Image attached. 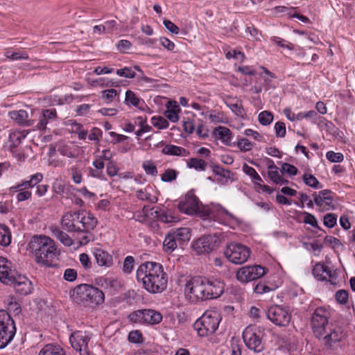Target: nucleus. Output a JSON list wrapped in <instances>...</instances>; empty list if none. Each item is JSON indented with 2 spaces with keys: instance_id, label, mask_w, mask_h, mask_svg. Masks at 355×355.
Instances as JSON below:
<instances>
[{
  "instance_id": "obj_1",
  "label": "nucleus",
  "mask_w": 355,
  "mask_h": 355,
  "mask_svg": "<svg viewBox=\"0 0 355 355\" xmlns=\"http://www.w3.org/2000/svg\"><path fill=\"white\" fill-rule=\"evenodd\" d=\"M179 210L188 215L213 219L220 224L232 227L239 223V220L220 205L209 207L200 203L192 191H189L178 204Z\"/></svg>"
},
{
  "instance_id": "obj_2",
  "label": "nucleus",
  "mask_w": 355,
  "mask_h": 355,
  "mask_svg": "<svg viewBox=\"0 0 355 355\" xmlns=\"http://www.w3.org/2000/svg\"><path fill=\"white\" fill-rule=\"evenodd\" d=\"M136 278L150 293H162L167 286L168 275L159 263L147 261L141 263L136 271Z\"/></svg>"
},
{
  "instance_id": "obj_3",
  "label": "nucleus",
  "mask_w": 355,
  "mask_h": 355,
  "mask_svg": "<svg viewBox=\"0 0 355 355\" xmlns=\"http://www.w3.org/2000/svg\"><path fill=\"white\" fill-rule=\"evenodd\" d=\"M329 311L324 308H317L312 316L313 334L328 347L343 340L345 334L341 327L329 324Z\"/></svg>"
},
{
  "instance_id": "obj_4",
  "label": "nucleus",
  "mask_w": 355,
  "mask_h": 355,
  "mask_svg": "<svg viewBox=\"0 0 355 355\" xmlns=\"http://www.w3.org/2000/svg\"><path fill=\"white\" fill-rule=\"evenodd\" d=\"M28 248L33 254L35 261L42 266H52L53 262L59 254L54 241L44 235L33 236Z\"/></svg>"
},
{
  "instance_id": "obj_5",
  "label": "nucleus",
  "mask_w": 355,
  "mask_h": 355,
  "mask_svg": "<svg viewBox=\"0 0 355 355\" xmlns=\"http://www.w3.org/2000/svg\"><path fill=\"white\" fill-rule=\"evenodd\" d=\"M97 224L96 218L85 211L67 212L62 218V227L69 232H89Z\"/></svg>"
},
{
  "instance_id": "obj_6",
  "label": "nucleus",
  "mask_w": 355,
  "mask_h": 355,
  "mask_svg": "<svg viewBox=\"0 0 355 355\" xmlns=\"http://www.w3.org/2000/svg\"><path fill=\"white\" fill-rule=\"evenodd\" d=\"M74 298L85 306H96L104 302V293L99 288L87 284H80L73 289Z\"/></svg>"
},
{
  "instance_id": "obj_7",
  "label": "nucleus",
  "mask_w": 355,
  "mask_h": 355,
  "mask_svg": "<svg viewBox=\"0 0 355 355\" xmlns=\"http://www.w3.org/2000/svg\"><path fill=\"white\" fill-rule=\"evenodd\" d=\"M220 315L216 311H207L194 323V328L200 336H207L212 334L218 329Z\"/></svg>"
},
{
  "instance_id": "obj_8",
  "label": "nucleus",
  "mask_w": 355,
  "mask_h": 355,
  "mask_svg": "<svg viewBox=\"0 0 355 355\" xmlns=\"http://www.w3.org/2000/svg\"><path fill=\"white\" fill-rule=\"evenodd\" d=\"M265 335L263 327L256 325H249L243 331V339L246 347L256 353L264 349L263 338Z\"/></svg>"
},
{
  "instance_id": "obj_9",
  "label": "nucleus",
  "mask_w": 355,
  "mask_h": 355,
  "mask_svg": "<svg viewBox=\"0 0 355 355\" xmlns=\"http://www.w3.org/2000/svg\"><path fill=\"white\" fill-rule=\"evenodd\" d=\"M43 178V174L41 173L33 174L29 176V180H22L16 185L10 187L9 192L10 193L17 192L16 198L18 202L29 200L32 197V192L30 191V189L33 188L42 182Z\"/></svg>"
},
{
  "instance_id": "obj_10",
  "label": "nucleus",
  "mask_w": 355,
  "mask_h": 355,
  "mask_svg": "<svg viewBox=\"0 0 355 355\" xmlns=\"http://www.w3.org/2000/svg\"><path fill=\"white\" fill-rule=\"evenodd\" d=\"M17 328L14 320L5 310H0V349L5 348L14 338Z\"/></svg>"
},
{
  "instance_id": "obj_11",
  "label": "nucleus",
  "mask_w": 355,
  "mask_h": 355,
  "mask_svg": "<svg viewBox=\"0 0 355 355\" xmlns=\"http://www.w3.org/2000/svg\"><path fill=\"white\" fill-rule=\"evenodd\" d=\"M250 249L246 245L239 243H230L224 251L227 259L234 264H243L250 258Z\"/></svg>"
},
{
  "instance_id": "obj_12",
  "label": "nucleus",
  "mask_w": 355,
  "mask_h": 355,
  "mask_svg": "<svg viewBox=\"0 0 355 355\" xmlns=\"http://www.w3.org/2000/svg\"><path fill=\"white\" fill-rule=\"evenodd\" d=\"M205 284L203 277H195L186 284L184 292L191 302L205 300Z\"/></svg>"
},
{
  "instance_id": "obj_13",
  "label": "nucleus",
  "mask_w": 355,
  "mask_h": 355,
  "mask_svg": "<svg viewBox=\"0 0 355 355\" xmlns=\"http://www.w3.org/2000/svg\"><path fill=\"white\" fill-rule=\"evenodd\" d=\"M92 337V334L89 331H77L71 335L69 341L71 347L80 355H91L89 343Z\"/></svg>"
},
{
  "instance_id": "obj_14",
  "label": "nucleus",
  "mask_w": 355,
  "mask_h": 355,
  "mask_svg": "<svg viewBox=\"0 0 355 355\" xmlns=\"http://www.w3.org/2000/svg\"><path fill=\"white\" fill-rule=\"evenodd\" d=\"M220 239L216 234H209L196 240L192 247L198 254H208L219 245Z\"/></svg>"
},
{
  "instance_id": "obj_15",
  "label": "nucleus",
  "mask_w": 355,
  "mask_h": 355,
  "mask_svg": "<svg viewBox=\"0 0 355 355\" xmlns=\"http://www.w3.org/2000/svg\"><path fill=\"white\" fill-rule=\"evenodd\" d=\"M266 317L273 324L279 327L287 326L291 320V315L287 309L279 305H273L268 308Z\"/></svg>"
},
{
  "instance_id": "obj_16",
  "label": "nucleus",
  "mask_w": 355,
  "mask_h": 355,
  "mask_svg": "<svg viewBox=\"0 0 355 355\" xmlns=\"http://www.w3.org/2000/svg\"><path fill=\"white\" fill-rule=\"evenodd\" d=\"M266 269L261 266H248L242 267L236 272L237 279L243 283H247L263 276Z\"/></svg>"
},
{
  "instance_id": "obj_17",
  "label": "nucleus",
  "mask_w": 355,
  "mask_h": 355,
  "mask_svg": "<svg viewBox=\"0 0 355 355\" xmlns=\"http://www.w3.org/2000/svg\"><path fill=\"white\" fill-rule=\"evenodd\" d=\"M205 300L219 297L224 291V283L218 279L204 277Z\"/></svg>"
},
{
  "instance_id": "obj_18",
  "label": "nucleus",
  "mask_w": 355,
  "mask_h": 355,
  "mask_svg": "<svg viewBox=\"0 0 355 355\" xmlns=\"http://www.w3.org/2000/svg\"><path fill=\"white\" fill-rule=\"evenodd\" d=\"M37 119L33 120L34 128L37 130H44L46 128L47 124L53 122L56 120L57 112L54 108L43 109L37 112Z\"/></svg>"
},
{
  "instance_id": "obj_19",
  "label": "nucleus",
  "mask_w": 355,
  "mask_h": 355,
  "mask_svg": "<svg viewBox=\"0 0 355 355\" xmlns=\"http://www.w3.org/2000/svg\"><path fill=\"white\" fill-rule=\"evenodd\" d=\"M312 274L318 281H327L331 284L335 283L337 278L336 272L321 262L313 266Z\"/></svg>"
},
{
  "instance_id": "obj_20",
  "label": "nucleus",
  "mask_w": 355,
  "mask_h": 355,
  "mask_svg": "<svg viewBox=\"0 0 355 355\" xmlns=\"http://www.w3.org/2000/svg\"><path fill=\"white\" fill-rule=\"evenodd\" d=\"M55 148L61 155L68 158L77 159L81 154L80 146L69 141H58L55 143Z\"/></svg>"
},
{
  "instance_id": "obj_21",
  "label": "nucleus",
  "mask_w": 355,
  "mask_h": 355,
  "mask_svg": "<svg viewBox=\"0 0 355 355\" xmlns=\"http://www.w3.org/2000/svg\"><path fill=\"white\" fill-rule=\"evenodd\" d=\"M10 284L7 285L12 286L17 293L22 295L30 294L33 290L32 282L24 275H17L10 279Z\"/></svg>"
},
{
  "instance_id": "obj_22",
  "label": "nucleus",
  "mask_w": 355,
  "mask_h": 355,
  "mask_svg": "<svg viewBox=\"0 0 355 355\" xmlns=\"http://www.w3.org/2000/svg\"><path fill=\"white\" fill-rule=\"evenodd\" d=\"M94 256L98 266L104 268H110L114 265V259L111 254L101 249L95 248Z\"/></svg>"
},
{
  "instance_id": "obj_23",
  "label": "nucleus",
  "mask_w": 355,
  "mask_h": 355,
  "mask_svg": "<svg viewBox=\"0 0 355 355\" xmlns=\"http://www.w3.org/2000/svg\"><path fill=\"white\" fill-rule=\"evenodd\" d=\"M14 276L12 263L7 259L0 257V281L4 284H10V279Z\"/></svg>"
},
{
  "instance_id": "obj_24",
  "label": "nucleus",
  "mask_w": 355,
  "mask_h": 355,
  "mask_svg": "<svg viewBox=\"0 0 355 355\" xmlns=\"http://www.w3.org/2000/svg\"><path fill=\"white\" fill-rule=\"evenodd\" d=\"M270 162L271 164L268 166V175L270 180L275 184H288L289 181L284 178L282 169L279 170L274 162L272 161Z\"/></svg>"
},
{
  "instance_id": "obj_25",
  "label": "nucleus",
  "mask_w": 355,
  "mask_h": 355,
  "mask_svg": "<svg viewBox=\"0 0 355 355\" xmlns=\"http://www.w3.org/2000/svg\"><path fill=\"white\" fill-rule=\"evenodd\" d=\"M162 149V153L164 155L168 156H178V157H188L190 153L188 150L181 146H175L173 144H164Z\"/></svg>"
},
{
  "instance_id": "obj_26",
  "label": "nucleus",
  "mask_w": 355,
  "mask_h": 355,
  "mask_svg": "<svg viewBox=\"0 0 355 355\" xmlns=\"http://www.w3.org/2000/svg\"><path fill=\"white\" fill-rule=\"evenodd\" d=\"M214 137L226 146L231 145L232 135L229 128L225 126H218L213 132Z\"/></svg>"
},
{
  "instance_id": "obj_27",
  "label": "nucleus",
  "mask_w": 355,
  "mask_h": 355,
  "mask_svg": "<svg viewBox=\"0 0 355 355\" xmlns=\"http://www.w3.org/2000/svg\"><path fill=\"white\" fill-rule=\"evenodd\" d=\"M9 117L21 125H33L34 121H28V113L24 110H13L9 112Z\"/></svg>"
},
{
  "instance_id": "obj_28",
  "label": "nucleus",
  "mask_w": 355,
  "mask_h": 355,
  "mask_svg": "<svg viewBox=\"0 0 355 355\" xmlns=\"http://www.w3.org/2000/svg\"><path fill=\"white\" fill-rule=\"evenodd\" d=\"M170 233L180 245L187 243L191 239V231L188 227H180L171 231Z\"/></svg>"
},
{
  "instance_id": "obj_29",
  "label": "nucleus",
  "mask_w": 355,
  "mask_h": 355,
  "mask_svg": "<svg viewBox=\"0 0 355 355\" xmlns=\"http://www.w3.org/2000/svg\"><path fill=\"white\" fill-rule=\"evenodd\" d=\"M180 112L179 105L175 101H168L166 105V110L164 112V116L169 121L175 123L179 120L178 114Z\"/></svg>"
},
{
  "instance_id": "obj_30",
  "label": "nucleus",
  "mask_w": 355,
  "mask_h": 355,
  "mask_svg": "<svg viewBox=\"0 0 355 355\" xmlns=\"http://www.w3.org/2000/svg\"><path fill=\"white\" fill-rule=\"evenodd\" d=\"M52 236L59 240L64 245L70 247L73 244L72 239L60 228L53 227L51 228Z\"/></svg>"
},
{
  "instance_id": "obj_31",
  "label": "nucleus",
  "mask_w": 355,
  "mask_h": 355,
  "mask_svg": "<svg viewBox=\"0 0 355 355\" xmlns=\"http://www.w3.org/2000/svg\"><path fill=\"white\" fill-rule=\"evenodd\" d=\"M38 355H66L64 349L58 345L46 344L39 352Z\"/></svg>"
},
{
  "instance_id": "obj_32",
  "label": "nucleus",
  "mask_w": 355,
  "mask_h": 355,
  "mask_svg": "<svg viewBox=\"0 0 355 355\" xmlns=\"http://www.w3.org/2000/svg\"><path fill=\"white\" fill-rule=\"evenodd\" d=\"M162 320V315L153 309H145L144 324H157Z\"/></svg>"
},
{
  "instance_id": "obj_33",
  "label": "nucleus",
  "mask_w": 355,
  "mask_h": 355,
  "mask_svg": "<svg viewBox=\"0 0 355 355\" xmlns=\"http://www.w3.org/2000/svg\"><path fill=\"white\" fill-rule=\"evenodd\" d=\"M150 189H151L150 187H146L136 191L135 196L137 198L153 204L156 203L157 202V198L150 193Z\"/></svg>"
},
{
  "instance_id": "obj_34",
  "label": "nucleus",
  "mask_w": 355,
  "mask_h": 355,
  "mask_svg": "<svg viewBox=\"0 0 355 355\" xmlns=\"http://www.w3.org/2000/svg\"><path fill=\"white\" fill-rule=\"evenodd\" d=\"M154 218H157L164 223H173L178 220V217L174 216L170 211L161 210H155Z\"/></svg>"
},
{
  "instance_id": "obj_35",
  "label": "nucleus",
  "mask_w": 355,
  "mask_h": 355,
  "mask_svg": "<svg viewBox=\"0 0 355 355\" xmlns=\"http://www.w3.org/2000/svg\"><path fill=\"white\" fill-rule=\"evenodd\" d=\"M70 131L78 135V137L80 140H85L87 138L88 132L83 128V125L80 123H77L75 121H70Z\"/></svg>"
},
{
  "instance_id": "obj_36",
  "label": "nucleus",
  "mask_w": 355,
  "mask_h": 355,
  "mask_svg": "<svg viewBox=\"0 0 355 355\" xmlns=\"http://www.w3.org/2000/svg\"><path fill=\"white\" fill-rule=\"evenodd\" d=\"M178 245L173 236L169 232L164 240L163 250L166 253H171L178 248Z\"/></svg>"
},
{
  "instance_id": "obj_37",
  "label": "nucleus",
  "mask_w": 355,
  "mask_h": 355,
  "mask_svg": "<svg viewBox=\"0 0 355 355\" xmlns=\"http://www.w3.org/2000/svg\"><path fill=\"white\" fill-rule=\"evenodd\" d=\"M189 168H194L197 171H205L207 169V164L205 161L199 158H191L187 162Z\"/></svg>"
},
{
  "instance_id": "obj_38",
  "label": "nucleus",
  "mask_w": 355,
  "mask_h": 355,
  "mask_svg": "<svg viewBox=\"0 0 355 355\" xmlns=\"http://www.w3.org/2000/svg\"><path fill=\"white\" fill-rule=\"evenodd\" d=\"M4 55L6 58L12 61L21 60H26L29 58L28 53L24 51H12L10 49H7Z\"/></svg>"
},
{
  "instance_id": "obj_39",
  "label": "nucleus",
  "mask_w": 355,
  "mask_h": 355,
  "mask_svg": "<svg viewBox=\"0 0 355 355\" xmlns=\"http://www.w3.org/2000/svg\"><path fill=\"white\" fill-rule=\"evenodd\" d=\"M26 135L27 133L19 130L12 132L9 135L10 146L12 148L17 147L26 138Z\"/></svg>"
},
{
  "instance_id": "obj_40",
  "label": "nucleus",
  "mask_w": 355,
  "mask_h": 355,
  "mask_svg": "<svg viewBox=\"0 0 355 355\" xmlns=\"http://www.w3.org/2000/svg\"><path fill=\"white\" fill-rule=\"evenodd\" d=\"M97 284L101 286H110L114 289H116L120 286V284L116 279L106 277H99L97 279Z\"/></svg>"
},
{
  "instance_id": "obj_41",
  "label": "nucleus",
  "mask_w": 355,
  "mask_h": 355,
  "mask_svg": "<svg viewBox=\"0 0 355 355\" xmlns=\"http://www.w3.org/2000/svg\"><path fill=\"white\" fill-rule=\"evenodd\" d=\"M141 99L131 90H127L125 92L124 103L128 106L138 107Z\"/></svg>"
},
{
  "instance_id": "obj_42",
  "label": "nucleus",
  "mask_w": 355,
  "mask_h": 355,
  "mask_svg": "<svg viewBox=\"0 0 355 355\" xmlns=\"http://www.w3.org/2000/svg\"><path fill=\"white\" fill-rule=\"evenodd\" d=\"M11 242V234L8 227L0 225V245L8 246Z\"/></svg>"
},
{
  "instance_id": "obj_43",
  "label": "nucleus",
  "mask_w": 355,
  "mask_h": 355,
  "mask_svg": "<svg viewBox=\"0 0 355 355\" xmlns=\"http://www.w3.org/2000/svg\"><path fill=\"white\" fill-rule=\"evenodd\" d=\"M145 309H139L132 312L128 315V319L133 323L144 324Z\"/></svg>"
},
{
  "instance_id": "obj_44",
  "label": "nucleus",
  "mask_w": 355,
  "mask_h": 355,
  "mask_svg": "<svg viewBox=\"0 0 355 355\" xmlns=\"http://www.w3.org/2000/svg\"><path fill=\"white\" fill-rule=\"evenodd\" d=\"M71 180L75 184H79L83 182L82 170L78 165H73L69 168Z\"/></svg>"
},
{
  "instance_id": "obj_45",
  "label": "nucleus",
  "mask_w": 355,
  "mask_h": 355,
  "mask_svg": "<svg viewBox=\"0 0 355 355\" xmlns=\"http://www.w3.org/2000/svg\"><path fill=\"white\" fill-rule=\"evenodd\" d=\"M213 172L215 175L220 176L221 178L225 179V182L228 180H232L233 173L228 169H225L220 166H214L213 167Z\"/></svg>"
},
{
  "instance_id": "obj_46",
  "label": "nucleus",
  "mask_w": 355,
  "mask_h": 355,
  "mask_svg": "<svg viewBox=\"0 0 355 355\" xmlns=\"http://www.w3.org/2000/svg\"><path fill=\"white\" fill-rule=\"evenodd\" d=\"M117 96L119 93L115 89H105L101 92V98L105 103H112Z\"/></svg>"
},
{
  "instance_id": "obj_47",
  "label": "nucleus",
  "mask_w": 355,
  "mask_h": 355,
  "mask_svg": "<svg viewBox=\"0 0 355 355\" xmlns=\"http://www.w3.org/2000/svg\"><path fill=\"white\" fill-rule=\"evenodd\" d=\"M270 41L281 48L286 49L291 51L294 49V45L291 42L279 37L272 36L270 37Z\"/></svg>"
},
{
  "instance_id": "obj_48",
  "label": "nucleus",
  "mask_w": 355,
  "mask_h": 355,
  "mask_svg": "<svg viewBox=\"0 0 355 355\" xmlns=\"http://www.w3.org/2000/svg\"><path fill=\"white\" fill-rule=\"evenodd\" d=\"M304 184L314 189H320L322 187L320 183L317 178L312 174L305 173L302 177Z\"/></svg>"
},
{
  "instance_id": "obj_49",
  "label": "nucleus",
  "mask_w": 355,
  "mask_h": 355,
  "mask_svg": "<svg viewBox=\"0 0 355 355\" xmlns=\"http://www.w3.org/2000/svg\"><path fill=\"white\" fill-rule=\"evenodd\" d=\"M312 196L316 205L321 207L322 209L328 210L330 207H334L333 203H329L328 202L329 200L322 199L316 192H314Z\"/></svg>"
},
{
  "instance_id": "obj_50",
  "label": "nucleus",
  "mask_w": 355,
  "mask_h": 355,
  "mask_svg": "<svg viewBox=\"0 0 355 355\" xmlns=\"http://www.w3.org/2000/svg\"><path fill=\"white\" fill-rule=\"evenodd\" d=\"M259 122L262 125H268L273 121V114L269 111H263L259 114Z\"/></svg>"
},
{
  "instance_id": "obj_51",
  "label": "nucleus",
  "mask_w": 355,
  "mask_h": 355,
  "mask_svg": "<svg viewBox=\"0 0 355 355\" xmlns=\"http://www.w3.org/2000/svg\"><path fill=\"white\" fill-rule=\"evenodd\" d=\"M135 258L132 256H128L125 258L122 270L125 274H130L134 270Z\"/></svg>"
},
{
  "instance_id": "obj_52",
  "label": "nucleus",
  "mask_w": 355,
  "mask_h": 355,
  "mask_svg": "<svg viewBox=\"0 0 355 355\" xmlns=\"http://www.w3.org/2000/svg\"><path fill=\"white\" fill-rule=\"evenodd\" d=\"M116 75L126 78H133L136 76V72L133 68L125 67L116 71Z\"/></svg>"
},
{
  "instance_id": "obj_53",
  "label": "nucleus",
  "mask_w": 355,
  "mask_h": 355,
  "mask_svg": "<svg viewBox=\"0 0 355 355\" xmlns=\"http://www.w3.org/2000/svg\"><path fill=\"white\" fill-rule=\"evenodd\" d=\"M151 123L153 126L157 127L160 130L167 128L169 125L168 121L162 116L152 117Z\"/></svg>"
},
{
  "instance_id": "obj_54",
  "label": "nucleus",
  "mask_w": 355,
  "mask_h": 355,
  "mask_svg": "<svg viewBox=\"0 0 355 355\" xmlns=\"http://www.w3.org/2000/svg\"><path fill=\"white\" fill-rule=\"evenodd\" d=\"M178 171L173 168L166 169L161 176L163 182H168L175 180L178 176Z\"/></svg>"
},
{
  "instance_id": "obj_55",
  "label": "nucleus",
  "mask_w": 355,
  "mask_h": 355,
  "mask_svg": "<svg viewBox=\"0 0 355 355\" xmlns=\"http://www.w3.org/2000/svg\"><path fill=\"white\" fill-rule=\"evenodd\" d=\"M237 147L241 151L246 152L250 150L253 147V143L246 138H241L238 139Z\"/></svg>"
},
{
  "instance_id": "obj_56",
  "label": "nucleus",
  "mask_w": 355,
  "mask_h": 355,
  "mask_svg": "<svg viewBox=\"0 0 355 355\" xmlns=\"http://www.w3.org/2000/svg\"><path fill=\"white\" fill-rule=\"evenodd\" d=\"M326 158L331 162L340 163L343 161L344 156L341 153H335L330 150L326 153Z\"/></svg>"
},
{
  "instance_id": "obj_57",
  "label": "nucleus",
  "mask_w": 355,
  "mask_h": 355,
  "mask_svg": "<svg viewBox=\"0 0 355 355\" xmlns=\"http://www.w3.org/2000/svg\"><path fill=\"white\" fill-rule=\"evenodd\" d=\"M251 180L263 192L268 193H271L272 192V190L268 186L262 184L263 180L259 174L256 175V178H252Z\"/></svg>"
},
{
  "instance_id": "obj_58",
  "label": "nucleus",
  "mask_w": 355,
  "mask_h": 355,
  "mask_svg": "<svg viewBox=\"0 0 355 355\" xmlns=\"http://www.w3.org/2000/svg\"><path fill=\"white\" fill-rule=\"evenodd\" d=\"M142 166L146 174L153 176L157 175V169L155 164L153 162L150 161L145 162L143 163Z\"/></svg>"
},
{
  "instance_id": "obj_59",
  "label": "nucleus",
  "mask_w": 355,
  "mask_h": 355,
  "mask_svg": "<svg viewBox=\"0 0 355 355\" xmlns=\"http://www.w3.org/2000/svg\"><path fill=\"white\" fill-rule=\"evenodd\" d=\"M274 129L277 137L283 138L286 134V125L284 122L277 121L275 123Z\"/></svg>"
},
{
  "instance_id": "obj_60",
  "label": "nucleus",
  "mask_w": 355,
  "mask_h": 355,
  "mask_svg": "<svg viewBox=\"0 0 355 355\" xmlns=\"http://www.w3.org/2000/svg\"><path fill=\"white\" fill-rule=\"evenodd\" d=\"M296 8L294 7H286L284 6H279L274 8V13L279 14L284 13L288 16L292 17L293 11L296 10Z\"/></svg>"
},
{
  "instance_id": "obj_61",
  "label": "nucleus",
  "mask_w": 355,
  "mask_h": 355,
  "mask_svg": "<svg viewBox=\"0 0 355 355\" xmlns=\"http://www.w3.org/2000/svg\"><path fill=\"white\" fill-rule=\"evenodd\" d=\"M116 48L121 53H125L132 46L131 42L128 40H121L116 44Z\"/></svg>"
},
{
  "instance_id": "obj_62",
  "label": "nucleus",
  "mask_w": 355,
  "mask_h": 355,
  "mask_svg": "<svg viewBox=\"0 0 355 355\" xmlns=\"http://www.w3.org/2000/svg\"><path fill=\"white\" fill-rule=\"evenodd\" d=\"M303 245L307 250L314 251L315 252L314 254L315 256L319 255V254L320 253V252L323 248V245L322 244L318 243V242L311 243H304Z\"/></svg>"
},
{
  "instance_id": "obj_63",
  "label": "nucleus",
  "mask_w": 355,
  "mask_h": 355,
  "mask_svg": "<svg viewBox=\"0 0 355 355\" xmlns=\"http://www.w3.org/2000/svg\"><path fill=\"white\" fill-rule=\"evenodd\" d=\"M102 134L103 132L101 129L98 128H93L88 135V138L90 141L98 143L102 137Z\"/></svg>"
},
{
  "instance_id": "obj_64",
  "label": "nucleus",
  "mask_w": 355,
  "mask_h": 355,
  "mask_svg": "<svg viewBox=\"0 0 355 355\" xmlns=\"http://www.w3.org/2000/svg\"><path fill=\"white\" fill-rule=\"evenodd\" d=\"M79 261L81 266L85 270H89L92 268V263L90 260L89 255L86 253H82L79 255Z\"/></svg>"
}]
</instances>
